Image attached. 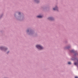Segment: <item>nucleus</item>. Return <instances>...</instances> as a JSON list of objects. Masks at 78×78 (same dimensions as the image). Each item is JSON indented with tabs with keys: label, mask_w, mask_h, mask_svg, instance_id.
Segmentation results:
<instances>
[{
	"label": "nucleus",
	"mask_w": 78,
	"mask_h": 78,
	"mask_svg": "<svg viewBox=\"0 0 78 78\" xmlns=\"http://www.w3.org/2000/svg\"><path fill=\"white\" fill-rule=\"evenodd\" d=\"M37 48L39 49V50H42V49H43V47H42V46L40 45H37L36 46Z\"/></svg>",
	"instance_id": "obj_1"
},
{
	"label": "nucleus",
	"mask_w": 78,
	"mask_h": 78,
	"mask_svg": "<svg viewBox=\"0 0 78 78\" xmlns=\"http://www.w3.org/2000/svg\"><path fill=\"white\" fill-rule=\"evenodd\" d=\"M42 17H43L42 16H41V15H39V16H37V17H38V18H42Z\"/></svg>",
	"instance_id": "obj_2"
},
{
	"label": "nucleus",
	"mask_w": 78,
	"mask_h": 78,
	"mask_svg": "<svg viewBox=\"0 0 78 78\" xmlns=\"http://www.w3.org/2000/svg\"><path fill=\"white\" fill-rule=\"evenodd\" d=\"M48 19L50 20H53V18L52 17H49L48 18Z\"/></svg>",
	"instance_id": "obj_3"
},
{
	"label": "nucleus",
	"mask_w": 78,
	"mask_h": 78,
	"mask_svg": "<svg viewBox=\"0 0 78 78\" xmlns=\"http://www.w3.org/2000/svg\"><path fill=\"white\" fill-rule=\"evenodd\" d=\"M53 9L54 10H58V7H56L55 8H54Z\"/></svg>",
	"instance_id": "obj_4"
},
{
	"label": "nucleus",
	"mask_w": 78,
	"mask_h": 78,
	"mask_svg": "<svg viewBox=\"0 0 78 78\" xmlns=\"http://www.w3.org/2000/svg\"><path fill=\"white\" fill-rule=\"evenodd\" d=\"M68 64H71V62H68Z\"/></svg>",
	"instance_id": "obj_5"
},
{
	"label": "nucleus",
	"mask_w": 78,
	"mask_h": 78,
	"mask_svg": "<svg viewBox=\"0 0 78 78\" xmlns=\"http://www.w3.org/2000/svg\"><path fill=\"white\" fill-rule=\"evenodd\" d=\"M74 52V51H73V50H72L71 51V52Z\"/></svg>",
	"instance_id": "obj_6"
},
{
	"label": "nucleus",
	"mask_w": 78,
	"mask_h": 78,
	"mask_svg": "<svg viewBox=\"0 0 78 78\" xmlns=\"http://www.w3.org/2000/svg\"><path fill=\"white\" fill-rule=\"evenodd\" d=\"M2 48H3V47H1L0 48V49H2Z\"/></svg>",
	"instance_id": "obj_7"
},
{
	"label": "nucleus",
	"mask_w": 78,
	"mask_h": 78,
	"mask_svg": "<svg viewBox=\"0 0 78 78\" xmlns=\"http://www.w3.org/2000/svg\"><path fill=\"white\" fill-rule=\"evenodd\" d=\"M75 78H78V76H76L75 77Z\"/></svg>",
	"instance_id": "obj_8"
},
{
	"label": "nucleus",
	"mask_w": 78,
	"mask_h": 78,
	"mask_svg": "<svg viewBox=\"0 0 78 78\" xmlns=\"http://www.w3.org/2000/svg\"><path fill=\"white\" fill-rule=\"evenodd\" d=\"M19 15H20V12H19Z\"/></svg>",
	"instance_id": "obj_9"
},
{
	"label": "nucleus",
	"mask_w": 78,
	"mask_h": 78,
	"mask_svg": "<svg viewBox=\"0 0 78 78\" xmlns=\"http://www.w3.org/2000/svg\"><path fill=\"white\" fill-rule=\"evenodd\" d=\"M28 31H29V30H28L27 31V32H28Z\"/></svg>",
	"instance_id": "obj_10"
},
{
	"label": "nucleus",
	"mask_w": 78,
	"mask_h": 78,
	"mask_svg": "<svg viewBox=\"0 0 78 78\" xmlns=\"http://www.w3.org/2000/svg\"><path fill=\"white\" fill-rule=\"evenodd\" d=\"M9 53V52H7V53Z\"/></svg>",
	"instance_id": "obj_11"
}]
</instances>
